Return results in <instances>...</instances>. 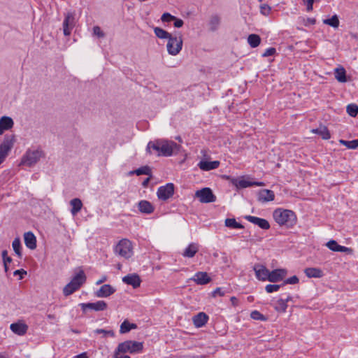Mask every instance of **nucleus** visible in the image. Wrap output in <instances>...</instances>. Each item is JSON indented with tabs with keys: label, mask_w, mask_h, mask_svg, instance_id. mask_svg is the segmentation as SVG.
Listing matches in <instances>:
<instances>
[{
	"label": "nucleus",
	"mask_w": 358,
	"mask_h": 358,
	"mask_svg": "<svg viewBox=\"0 0 358 358\" xmlns=\"http://www.w3.org/2000/svg\"><path fill=\"white\" fill-rule=\"evenodd\" d=\"M12 246H13V250L17 254V255L19 257H22L21 243H20V238H15L14 241H13Z\"/></svg>",
	"instance_id": "nucleus-41"
},
{
	"label": "nucleus",
	"mask_w": 358,
	"mask_h": 358,
	"mask_svg": "<svg viewBox=\"0 0 358 358\" xmlns=\"http://www.w3.org/2000/svg\"><path fill=\"white\" fill-rule=\"evenodd\" d=\"M250 316L253 320H262V321H264L266 320L265 316L264 315H262V313H260L257 310L252 311L250 314Z\"/></svg>",
	"instance_id": "nucleus-44"
},
{
	"label": "nucleus",
	"mask_w": 358,
	"mask_h": 358,
	"mask_svg": "<svg viewBox=\"0 0 358 358\" xmlns=\"http://www.w3.org/2000/svg\"><path fill=\"white\" fill-rule=\"evenodd\" d=\"M15 136H6L0 144V160L4 162L15 143Z\"/></svg>",
	"instance_id": "nucleus-8"
},
{
	"label": "nucleus",
	"mask_w": 358,
	"mask_h": 358,
	"mask_svg": "<svg viewBox=\"0 0 358 358\" xmlns=\"http://www.w3.org/2000/svg\"><path fill=\"white\" fill-rule=\"evenodd\" d=\"M106 279H107L106 276H103L100 280L96 281V285L101 284L102 282H105L106 280Z\"/></svg>",
	"instance_id": "nucleus-61"
},
{
	"label": "nucleus",
	"mask_w": 358,
	"mask_h": 358,
	"mask_svg": "<svg viewBox=\"0 0 358 358\" xmlns=\"http://www.w3.org/2000/svg\"><path fill=\"white\" fill-rule=\"evenodd\" d=\"M323 23L328 24L334 28H337L339 26V20L336 15H333L329 19L324 20Z\"/></svg>",
	"instance_id": "nucleus-38"
},
{
	"label": "nucleus",
	"mask_w": 358,
	"mask_h": 358,
	"mask_svg": "<svg viewBox=\"0 0 358 358\" xmlns=\"http://www.w3.org/2000/svg\"><path fill=\"white\" fill-rule=\"evenodd\" d=\"M195 197L198 198L199 201L203 203H212L216 201V196L209 187H204L197 190L195 192Z\"/></svg>",
	"instance_id": "nucleus-9"
},
{
	"label": "nucleus",
	"mask_w": 358,
	"mask_h": 358,
	"mask_svg": "<svg viewBox=\"0 0 358 358\" xmlns=\"http://www.w3.org/2000/svg\"><path fill=\"white\" fill-rule=\"evenodd\" d=\"M334 249L336 250V252H346L348 254H351L352 252V250L351 248L340 245L339 247H337L336 248H335Z\"/></svg>",
	"instance_id": "nucleus-50"
},
{
	"label": "nucleus",
	"mask_w": 358,
	"mask_h": 358,
	"mask_svg": "<svg viewBox=\"0 0 358 358\" xmlns=\"http://www.w3.org/2000/svg\"><path fill=\"white\" fill-rule=\"evenodd\" d=\"M73 358H88V355L87 352H83L73 357Z\"/></svg>",
	"instance_id": "nucleus-58"
},
{
	"label": "nucleus",
	"mask_w": 358,
	"mask_h": 358,
	"mask_svg": "<svg viewBox=\"0 0 358 358\" xmlns=\"http://www.w3.org/2000/svg\"><path fill=\"white\" fill-rule=\"evenodd\" d=\"M287 271L285 268H278L269 272L268 281L277 282L284 279L287 275Z\"/></svg>",
	"instance_id": "nucleus-14"
},
{
	"label": "nucleus",
	"mask_w": 358,
	"mask_h": 358,
	"mask_svg": "<svg viewBox=\"0 0 358 358\" xmlns=\"http://www.w3.org/2000/svg\"><path fill=\"white\" fill-rule=\"evenodd\" d=\"M10 329L14 334L18 336H23L27 333L28 326L25 323L20 321L11 324Z\"/></svg>",
	"instance_id": "nucleus-17"
},
{
	"label": "nucleus",
	"mask_w": 358,
	"mask_h": 358,
	"mask_svg": "<svg viewBox=\"0 0 358 358\" xmlns=\"http://www.w3.org/2000/svg\"><path fill=\"white\" fill-rule=\"evenodd\" d=\"M47 317L50 320H55L56 316L54 314H48L47 315Z\"/></svg>",
	"instance_id": "nucleus-63"
},
{
	"label": "nucleus",
	"mask_w": 358,
	"mask_h": 358,
	"mask_svg": "<svg viewBox=\"0 0 358 358\" xmlns=\"http://www.w3.org/2000/svg\"><path fill=\"white\" fill-rule=\"evenodd\" d=\"M154 32L156 36L161 39H169L172 36V34L169 33L160 27H155Z\"/></svg>",
	"instance_id": "nucleus-35"
},
{
	"label": "nucleus",
	"mask_w": 358,
	"mask_h": 358,
	"mask_svg": "<svg viewBox=\"0 0 358 358\" xmlns=\"http://www.w3.org/2000/svg\"><path fill=\"white\" fill-rule=\"evenodd\" d=\"M178 145L173 141H169L165 140H157L155 141H150L148 143L146 150L148 153L151 154V149L158 152V156H171L175 150L178 149Z\"/></svg>",
	"instance_id": "nucleus-1"
},
{
	"label": "nucleus",
	"mask_w": 358,
	"mask_h": 358,
	"mask_svg": "<svg viewBox=\"0 0 358 358\" xmlns=\"http://www.w3.org/2000/svg\"><path fill=\"white\" fill-rule=\"evenodd\" d=\"M298 282H299V278H297V276L293 275V276L287 278V280H285L283 284L284 285L285 284L294 285V284H296Z\"/></svg>",
	"instance_id": "nucleus-49"
},
{
	"label": "nucleus",
	"mask_w": 358,
	"mask_h": 358,
	"mask_svg": "<svg viewBox=\"0 0 358 358\" xmlns=\"http://www.w3.org/2000/svg\"><path fill=\"white\" fill-rule=\"evenodd\" d=\"M150 178H147L145 180H144V181L142 183V185L144 187H146L150 182Z\"/></svg>",
	"instance_id": "nucleus-60"
},
{
	"label": "nucleus",
	"mask_w": 358,
	"mask_h": 358,
	"mask_svg": "<svg viewBox=\"0 0 358 358\" xmlns=\"http://www.w3.org/2000/svg\"><path fill=\"white\" fill-rule=\"evenodd\" d=\"M335 78L339 83H346L348 81L346 78V71L343 67H338L334 70Z\"/></svg>",
	"instance_id": "nucleus-28"
},
{
	"label": "nucleus",
	"mask_w": 358,
	"mask_h": 358,
	"mask_svg": "<svg viewBox=\"0 0 358 358\" xmlns=\"http://www.w3.org/2000/svg\"><path fill=\"white\" fill-rule=\"evenodd\" d=\"M137 328V325L134 323H130L128 320H124L120 325V333L123 334L129 332L131 329Z\"/></svg>",
	"instance_id": "nucleus-32"
},
{
	"label": "nucleus",
	"mask_w": 358,
	"mask_h": 358,
	"mask_svg": "<svg viewBox=\"0 0 358 358\" xmlns=\"http://www.w3.org/2000/svg\"><path fill=\"white\" fill-rule=\"evenodd\" d=\"M326 245L329 248V250L334 251V252H336V250H335L334 248L339 247V245L338 244V243L334 240H331V241H328Z\"/></svg>",
	"instance_id": "nucleus-48"
},
{
	"label": "nucleus",
	"mask_w": 358,
	"mask_h": 358,
	"mask_svg": "<svg viewBox=\"0 0 358 358\" xmlns=\"http://www.w3.org/2000/svg\"><path fill=\"white\" fill-rule=\"evenodd\" d=\"M174 194V185L173 183H167L164 186L158 188L157 194L159 199L166 201L171 198Z\"/></svg>",
	"instance_id": "nucleus-10"
},
{
	"label": "nucleus",
	"mask_w": 358,
	"mask_h": 358,
	"mask_svg": "<svg viewBox=\"0 0 358 358\" xmlns=\"http://www.w3.org/2000/svg\"><path fill=\"white\" fill-rule=\"evenodd\" d=\"M182 34L176 32L168 39L166 45L167 52L169 55L176 56L179 54L182 48Z\"/></svg>",
	"instance_id": "nucleus-4"
},
{
	"label": "nucleus",
	"mask_w": 358,
	"mask_h": 358,
	"mask_svg": "<svg viewBox=\"0 0 358 358\" xmlns=\"http://www.w3.org/2000/svg\"><path fill=\"white\" fill-rule=\"evenodd\" d=\"M217 295H219L221 296L224 295V292L222 290V289L220 287L216 288L213 292V296H216Z\"/></svg>",
	"instance_id": "nucleus-57"
},
{
	"label": "nucleus",
	"mask_w": 358,
	"mask_h": 358,
	"mask_svg": "<svg viewBox=\"0 0 358 358\" xmlns=\"http://www.w3.org/2000/svg\"><path fill=\"white\" fill-rule=\"evenodd\" d=\"M199 251V245L195 243H190L182 252L185 257L192 258Z\"/></svg>",
	"instance_id": "nucleus-26"
},
{
	"label": "nucleus",
	"mask_w": 358,
	"mask_h": 358,
	"mask_svg": "<svg viewBox=\"0 0 358 358\" xmlns=\"http://www.w3.org/2000/svg\"><path fill=\"white\" fill-rule=\"evenodd\" d=\"M14 125L13 119L8 116H3L0 118V135L6 130L10 129Z\"/></svg>",
	"instance_id": "nucleus-20"
},
{
	"label": "nucleus",
	"mask_w": 358,
	"mask_h": 358,
	"mask_svg": "<svg viewBox=\"0 0 358 358\" xmlns=\"http://www.w3.org/2000/svg\"><path fill=\"white\" fill-rule=\"evenodd\" d=\"M143 348V344L142 342L129 340L119 343L116 350H117V352H122L123 354L127 352L136 354L141 352Z\"/></svg>",
	"instance_id": "nucleus-6"
},
{
	"label": "nucleus",
	"mask_w": 358,
	"mask_h": 358,
	"mask_svg": "<svg viewBox=\"0 0 358 358\" xmlns=\"http://www.w3.org/2000/svg\"><path fill=\"white\" fill-rule=\"evenodd\" d=\"M248 42L252 48H257L261 42V38L257 34H250L248 37Z\"/></svg>",
	"instance_id": "nucleus-36"
},
{
	"label": "nucleus",
	"mask_w": 358,
	"mask_h": 358,
	"mask_svg": "<svg viewBox=\"0 0 358 358\" xmlns=\"http://www.w3.org/2000/svg\"><path fill=\"white\" fill-rule=\"evenodd\" d=\"M75 17L72 13H67L63 22V31L65 36H69L75 26Z\"/></svg>",
	"instance_id": "nucleus-11"
},
{
	"label": "nucleus",
	"mask_w": 358,
	"mask_h": 358,
	"mask_svg": "<svg viewBox=\"0 0 358 358\" xmlns=\"http://www.w3.org/2000/svg\"><path fill=\"white\" fill-rule=\"evenodd\" d=\"M316 22V20L315 18H308L307 22H306L305 25L308 24H315Z\"/></svg>",
	"instance_id": "nucleus-59"
},
{
	"label": "nucleus",
	"mask_w": 358,
	"mask_h": 358,
	"mask_svg": "<svg viewBox=\"0 0 358 358\" xmlns=\"http://www.w3.org/2000/svg\"><path fill=\"white\" fill-rule=\"evenodd\" d=\"M71 206V213L73 215H76L82 208L83 203L80 199H73L70 201Z\"/></svg>",
	"instance_id": "nucleus-31"
},
{
	"label": "nucleus",
	"mask_w": 358,
	"mask_h": 358,
	"mask_svg": "<svg viewBox=\"0 0 358 358\" xmlns=\"http://www.w3.org/2000/svg\"><path fill=\"white\" fill-rule=\"evenodd\" d=\"M115 253L119 256L127 259L134 255L132 243L127 238L120 240L115 245Z\"/></svg>",
	"instance_id": "nucleus-5"
},
{
	"label": "nucleus",
	"mask_w": 358,
	"mask_h": 358,
	"mask_svg": "<svg viewBox=\"0 0 358 358\" xmlns=\"http://www.w3.org/2000/svg\"><path fill=\"white\" fill-rule=\"evenodd\" d=\"M245 219L250 222L259 226L261 229H268L270 228L268 222L265 219L252 215H246L245 216Z\"/></svg>",
	"instance_id": "nucleus-16"
},
{
	"label": "nucleus",
	"mask_w": 358,
	"mask_h": 358,
	"mask_svg": "<svg viewBox=\"0 0 358 358\" xmlns=\"http://www.w3.org/2000/svg\"><path fill=\"white\" fill-rule=\"evenodd\" d=\"M43 155V152L41 150L28 149L22 157L20 165L32 166L40 160Z\"/></svg>",
	"instance_id": "nucleus-7"
},
{
	"label": "nucleus",
	"mask_w": 358,
	"mask_h": 358,
	"mask_svg": "<svg viewBox=\"0 0 358 358\" xmlns=\"http://www.w3.org/2000/svg\"><path fill=\"white\" fill-rule=\"evenodd\" d=\"M108 305L104 301L100 300L91 303V310L94 311H102L107 308Z\"/></svg>",
	"instance_id": "nucleus-34"
},
{
	"label": "nucleus",
	"mask_w": 358,
	"mask_h": 358,
	"mask_svg": "<svg viewBox=\"0 0 358 358\" xmlns=\"http://www.w3.org/2000/svg\"><path fill=\"white\" fill-rule=\"evenodd\" d=\"M1 255H2L3 264H6V263H10L12 262L11 257L8 256L7 250H3Z\"/></svg>",
	"instance_id": "nucleus-53"
},
{
	"label": "nucleus",
	"mask_w": 358,
	"mask_h": 358,
	"mask_svg": "<svg viewBox=\"0 0 358 358\" xmlns=\"http://www.w3.org/2000/svg\"><path fill=\"white\" fill-rule=\"evenodd\" d=\"M276 52V50L275 48H269L265 50V52L262 54V57H266L268 56L273 55Z\"/></svg>",
	"instance_id": "nucleus-51"
},
{
	"label": "nucleus",
	"mask_w": 358,
	"mask_h": 358,
	"mask_svg": "<svg viewBox=\"0 0 358 358\" xmlns=\"http://www.w3.org/2000/svg\"><path fill=\"white\" fill-rule=\"evenodd\" d=\"M81 306L84 310H85L87 308H90V303H81Z\"/></svg>",
	"instance_id": "nucleus-64"
},
{
	"label": "nucleus",
	"mask_w": 358,
	"mask_h": 358,
	"mask_svg": "<svg viewBox=\"0 0 358 358\" xmlns=\"http://www.w3.org/2000/svg\"><path fill=\"white\" fill-rule=\"evenodd\" d=\"M86 281V276L83 271L80 270L72 278L71 280L63 288V294L68 296L76 291L79 289L80 287Z\"/></svg>",
	"instance_id": "nucleus-3"
},
{
	"label": "nucleus",
	"mask_w": 358,
	"mask_h": 358,
	"mask_svg": "<svg viewBox=\"0 0 358 358\" xmlns=\"http://www.w3.org/2000/svg\"><path fill=\"white\" fill-rule=\"evenodd\" d=\"M138 206L139 211L142 213L150 214L154 211V207L152 203L145 200L139 201Z\"/></svg>",
	"instance_id": "nucleus-24"
},
{
	"label": "nucleus",
	"mask_w": 358,
	"mask_h": 358,
	"mask_svg": "<svg viewBox=\"0 0 358 358\" xmlns=\"http://www.w3.org/2000/svg\"><path fill=\"white\" fill-rule=\"evenodd\" d=\"M208 317L204 313H199L193 317V323L196 327H203L208 321Z\"/></svg>",
	"instance_id": "nucleus-25"
},
{
	"label": "nucleus",
	"mask_w": 358,
	"mask_h": 358,
	"mask_svg": "<svg viewBox=\"0 0 358 358\" xmlns=\"http://www.w3.org/2000/svg\"><path fill=\"white\" fill-rule=\"evenodd\" d=\"M136 174L140 175H148L151 176V169L148 166H141L134 171H131L129 173V175Z\"/></svg>",
	"instance_id": "nucleus-33"
},
{
	"label": "nucleus",
	"mask_w": 358,
	"mask_h": 358,
	"mask_svg": "<svg viewBox=\"0 0 358 358\" xmlns=\"http://www.w3.org/2000/svg\"><path fill=\"white\" fill-rule=\"evenodd\" d=\"M24 240L25 245L28 248L34 250L36 248V238L32 232L28 231L24 233Z\"/></svg>",
	"instance_id": "nucleus-21"
},
{
	"label": "nucleus",
	"mask_w": 358,
	"mask_h": 358,
	"mask_svg": "<svg viewBox=\"0 0 358 358\" xmlns=\"http://www.w3.org/2000/svg\"><path fill=\"white\" fill-rule=\"evenodd\" d=\"M113 358H130V357L122 352H117V350L115 349Z\"/></svg>",
	"instance_id": "nucleus-55"
},
{
	"label": "nucleus",
	"mask_w": 358,
	"mask_h": 358,
	"mask_svg": "<svg viewBox=\"0 0 358 358\" xmlns=\"http://www.w3.org/2000/svg\"><path fill=\"white\" fill-rule=\"evenodd\" d=\"M93 35L99 38H103L106 36L105 33L99 26H95L93 27Z\"/></svg>",
	"instance_id": "nucleus-43"
},
{
	"label": "nucleus",
	"mask_w": 358,
	"mask_h": 358,
	"mask_svg": "<svg viewBox=\"0 0 358 358\" xmlns=\"http://www.w3.org/2000/svg\"><path fill=\"white\" fill-rule=\"evenodd\" d=\"M14 275H20V279H22L24 275L27 274V271L23 269L16 270L13 273Z\"/></svg>",
	"instance_id": "nucleus-56"
},
{
	"label": "nucleus",
	"mask_w": 358,
	"mask_h": 358,
	"mask_svg": "<svg viewBox=\"0 0 358 358\" xmlns=\"http://www.w3.org/2000/svg\"><path fill=\"white\" fill-rule=\"evenodd\" d=\"M260 11L264 15H268L271 11V7L268 5L263 4L260 6Z\"/></svg>",
	"instance_id": "nucleus-52"
},
{
	"label": "nucleus",
	"mask_w": 358,
	"mask_h": 358,
	"mask_svg": "<svg viewBox=\"0 0 358 358\" xmlns=\"http://www.w3.org/2000/svg\"><path fill=\"white\" fill-rule=\"evenodd\" d=\"M174 19L175 16L171 15L169 13H164L161 17V20L164 22H169L173 21Z\"/></svg>",
	"instance_id": "nucleus-47"
},
{
	"label": "nucleus",
	"mask_w": 358,
	"mask_h": 358,
	"mask_svg": "<svg viewBox=\"0 0 358 358\" xmlns=\"http://www.w3.org/2000/svg\"><path fill=\"white\" fill-rule=\"evenodd\" d=\"M348 114L351 117H356L358 113V106L355 103L348 105L346 108Z\"/></svg>",
	"instance_id": "nucleus-40"
},
{
	"label": "nucleus",
	"mask_w": 358,
	"mask_h": 358,
	"mask_svg": "<svg viewBox=\"0 0 358 358\" xmlns=\"http://www.w3.org/2000/svg\"><path fill=\"white\" fill-rule=\"evenodd\" d=\"M236 185L239 188H246L251 186H264V183L263 182L250 181L243 178L236 182Z\"/></svg>",
	"instance_id": "nucleus-23"
},
{
	"label": "nucleus",
	"mask_w": 358,
	"mask_h": 358,
	"mask_svg": "<svg viewBox=\"0 0 358 358\" xmlns=\"http://www.w3.org/2000/svg\"><path fill=\"white\" fill-rule=\"evenodd\" d=\"M231 301L234 306L237 305L238 299L235 296H232L231 298Z\"/></svg>",
	"instance_id": "nucleus-62"
},
{
	"label": "nucleus",
	"mask_w": 358,
	"mask_h": 358,
	"mask_svg": "<svg viewBox=\"0 0 358 358\" xmlns=\"http://www.w3.org/2000/svg\"><path fill=\"white\" fill-rule=\"evenodd\" d=\"M190 280L197 285H206L210 282L211 278L206 272H197Z\"/></svg>",
	"instance_id": "nucleus-19"
},
{
	"label": "nucleus",
	"mask_w": 358,
	"mask_h": 358,
	"mask_svg": "<svg viewBox=\"0 0 358 358\" xmlns=\"http://www.w3.org/2000/svg\"><path fill=\"white\" fill-rule=\"evenodd\" d=\"M339 143L341 145L346 146L349 149H356L357 148V144L355 140L345 141V140L341 139L339 141Z\"/></svg>",
	"instance_id": "nucleus-42"
},
{
	"label": "nucleus",
	"mask_w": 358,
	"mask_h": 358,
	"mask_svg": "<svg viewBox=\"0 0 358 358\" xmlns=\"http://www.w3.org/2000/svg\"><path fill=\"white\" fill-rule=\"evenodd\" d=\"M254 271L257 279L262 281L268 280L269 278V270L262 264H255Z\"/></svg>",
	"instance_id": "nucleus-12"
},
{
	"label": "nucleus",
	"mask_w": 358,
	"mask_h": 358,
	"mask_svg": "<svg viewBox=\"0 0 358 358\" xmlns=\"http://www.w3.org/2000/svg\"><path fill=\"white\" fill-rule=\"evenodd\" d=\"M115 292V289L110 285L105 284L94 292L95 296L99 298L108 297Z\"/></svg>",
	"instance_id": "nucleus-13"
},
{
	"label": "nucleus",
	"mask_w": 358,
	"mask_h": 358,
	"mask_svg": "<svg viewBox=\"0 0 358 358\" xmlns=\"http://www.w3.org/2000/svg\"><path fill=\"white\" fill-rule=\"evenodd\" d=\"M221 22V18L217 15H213L210 16L209 22H208V27L210 31H216Z\"/></svg>",
	"instance_id": "nucleus-27"
},
{
	"label": "nucleus",
	"mask_w": 358,
	"mask_h": 358,
	"mask_svg": "<svg viewBox=\"0 0 358 358\" xmlns=\"http://www.w3.org/2000/svg\"><path fill=\"white\" fill-rule=\"evenodd\" d=\"M225 226L231 229H243L244 227L236 222L234 218H227L225 220Z\"/></svg>",
	"instance_id": "nucleus-37"
},
{
	"label": "nucleus",
	"mask_w": 358,
	"mask_h": 358,
	"mask_svg": "<svg viewBox=\"0 0 358 358\" xmlns=\"http://www.w3.org/2000/svg\"><path fill=\"white\" fill-rule=\"evenodd\" d=\"M122 281L127 284L131 285L134 289L140 287L141 280L136 273L129 274L122 278Z\"/></svg>",
	"instance_id": "nucleus-15"
},
{
	"label": "nucleus",
	"mask_w": 358,
	"mask_h": 358,
	"mask_svg": "<svg viewBox=\"0 0 358 358\" xmlns=\"http://www.w3.org/2000/svg\"><path fill=\"white\" fill-rule=\"evenodd\" d=\"M287 308V301L285 299H280L277 301L275 309L278 312H285Z\"/></svg>",
	"instance_id": "nucleus-39"
},
{
	"label": "nucleus",
	"mask_w": 358,
	"mask_h": 358,
	"mask_svg": "<svg viewBox=\"0 0 358 358\" xmlns=\"http://www.w3.org/2000/svg\"><path fill=\"white\" fill-rule=\"evenodd\" d=\"M311 131L312 133L319 134L324 140H327L331 138L330 133L325 126H320L317 129H312Z\"/></svg>",
	"instance_id": "nucleus-30"
},
{
	"label": "nucleus",
	"mask_w": 358,
	"mask_h": 358,
	"mask_svg": "<svg viewBox=\"0 0 358 358\" xmlns=\"http://www.w3.org/2000/svg\"><path fill=\"white\" fill-rule=\"evenodd\" d=\"M220 166V162L219 161H213V162H208V161H201L198 164V166L200 169L202 171H210L215 169L218 168Z\"/></svg>",
	"instance_id": "nucleus-22"
},
{
	"label": "nucleus",
	"mask_w": 358,
	"mask_h": 358,
	"mask_svg": "<svg viewBox=\"0 0 358 358\" xmlns=\"http://www.w3.org/2000/svg\"><path fill=\"white\" fill-rule=\"evenodd\" d=\"M308 278H321L323 276V272L318 268H307L304 271Z\"/></svg>",
	"instance_id": "nucleus-29"
},
{
	"label": "nucleus",
	"mask_w": 358,
	"mask_h": 358,
	"mask_svg": "<svg viewBox=\"0 0 358 358\" xmlns=\"http://www.w3.org/2000/svg\"><path fill=\"white\" fill-rule=\"evenodd\" d=\"M96 334H103V337H106V336H114V332L112 330H105L102 329H98L94 331Z\"/></svg>",
	"instance_id": "nucleus-46"
},
{
	"label": "nucleus",
	"mask_w": 358,
	"mask_h": 358,
	"mask_svg": "<svg viewBox=\"0 0 358 358\" xmlns=\"http://www.w3.org/2000/svg\"><path fill=\"white\" fill-rule=\"evenodd\" d=\"M174 22V27L176 28H180L182 27L184 22L182 20L177 18L175 17V19L173 20Z\"/></svg>",
	"instance_id": "nucleus-54"
},
{
	"label": "nucleus",
	"mask_w": 358,
	"mask_h": 358,
	"mask_svg": "<svg viewBox=\"0 0 358 358\" xmlns=\"http://www.w3.org/2000/svg\"><path fill=\"white\" fill-rule=\"evenodd\" d=\"M273 218L278 224L288 228L292 227L296 222V215L290 210L276 209L273 212Z\"/></svg>",
	"instance_id": "nucleus-2"
},
{
	"label": "nucleus",
	"mask_w": 358,
	"mask_h": 358,
	"mask_svg": "<svg viewBox=\"0 0 358 358\" xmlns=\"http://www.w3.org/2000/svg\"><path fill=\"white\" fill-rule=\"evenodd\" d=\"M275 199V194L270 189H262L258 192V201L262 203L272 201Z\"/></svg>",
	"instance_id": "nucleus-18"
},
{
	"label": "nucleus",
	"mask_w": 358,
	"mask_h": 358,
	"mask_svg": "<svg viewBox=\"0 0 358 358\" xmlns=\"http://www.w3.org/2000/svg\"><path fill=\"white\" fill-rule=\"evenodd\" d=\"M281 285H267L265 287V290L266 291V292L268 293H272V292H277L279 290V289L280 288Z\"/></svg>",
	"instance_id": "nucleus-45"
}]
</instances>
